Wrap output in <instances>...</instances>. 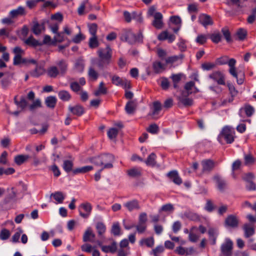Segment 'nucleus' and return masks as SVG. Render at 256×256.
I'll list each match as a JSON object with an SVG mask.
<instances>
[{
  "mask_svg": "<svg viewBox=\"0 0 256 256\" xmlns=\"http://www.w3.org/2000/svg\"><path fill=\"white\" fill-rule=\"evenodd\" d=\"M216 63L219 65H224L228 64L230 67L229 72L234 78H236V82L238 84H243L244 80V74L242 73L238 78V73L236 72V60L234 58L228 59L227 56H223L220 58L216 60Z\"/></svg>",
  "mask_w": 256,
  "mask_h": 256,
  "instance_id": "nucleus-1",
  "label": "nucleus"
},
{
  "mask_svg": "<svg viewBox=\"0 0 256 256\" xmlns=\"http://www.w3.org/2000/svg\"><path fill=\"white\" fill-rule=\"evenodd\" d=\"M97 52L100 58L97 65L100 68H103L110 64L112 56V50L109 46L100 48Z\"/></svg>",
  "mask_w": 256,
  "mask_h": 256,
  "instance_id": "nucleus-2",
  "label": "nucleus"
},
{
  "mask_svg": "<svg viewBox=\"0 0 256 256\" xmlns=\"http://www.w3.org/2000/svg\"><path fill=\"white\" fill-rule=\"evenodd\" d=\"M235 132L234 129L230 126H224L220 134L218 136V140L220 142H222V140L224 138L228 144H231L234 141Z\"/></svg>",
  "mask_w": 256,
  "mask_h": 256,
  "instance_id": "nucleus-3",
  "label": "nucleus"
},
{
  "mask_svg": "<svg viewBox=\"0 0 256 256\" xmlns=\"http://www.w3.org/2000/svg\"><path fill=\"white\" fill-rule=\"evenodd\" d=\"M122 40H125L130 44H133L136 42L142 41V36L141 32L136 36L131 30H128L122 36Z\"/></svg>",
  "mask_w": 256,
  "mask_h": 256,
  "instance_id": "nucleus-4",
  "label": "nucleus"
},
{
  "mask_svg": "<svg viewBox=\"0 0 256 256\" xmlns=\"http://www.w3.org/2000/svg\"><path fill=\"white\" fill-rule=\"evenodd\" d=\"M13 52L14 54L13 64L16 66L21 64H27V59L22 58V55L24 54V50L19 46L15 47L13 50Z\"/></svg>",
  "mask_w": 256,
  "mask_h": 256,
  "instance_id": "nucleus-5",
  "label": "nucleus"
},
{
  "mask_svg": "<svg viewBox=\"0 0 256 256\" xmlns=\"http://www.w3.org/2000/svg\"><path fill=\"white\" fill-rule=\"evenodd\" d=\"M78 210L81 217L84 218H88L91 214L92 206L88 202H84L79 206Z\"/></svg>",
  "mask_w": 256,
  "mask_h": 256,
  "instance_id": "nucleus-6",
  "label": "nucleus"
},
{
  "mask_svg": "<svg viewBox=\"0 0 256 256\" xmlns=\"http://www.w3.org/2000/svg\"><path fill=\"white\" fill-rule=\"evenodd\" d=\"M208 78L214 82H216L219 85L226 84V78L224 74L219 70L213 72L208 76Z\"/></svg>",
  "mask_w": 256,
  "mask_h": 256,
  "instance_id": "nucleus-7",
  "label": "nucleus"
},
{
  "mask_svg": "<svg viewBox=\"0 0 256 256\" xmlns=\"http://www.w3.org/2000/svg\"><path fill=\"white\" fill-rule=\"evenodd\" d=\"M233 248V242L229 238H226L224 242L221 245L220 250L224 256H231Z\"/></svg>",
  "mask_w": 256,
  "mask_h": 256,
  "instance_id": "nucleus-8",
  "label": "nucleus"
},
{
  "mask_svg": "<svg viewBox=\"0 0 256 256\" xmlns=\"http://www.w3.org/2000/svg\"><path fill=\"white\" fill-rule=\"evenodd\" d=\"M114 161V157L112 154H102V170L111 168L113 167L112 163Z\"/></svg>",
  "mask_w": 256,
  "mask_h": 256,
  "instance_id": "nucleus-9",
  "label": "nucleus"
},
{
  "mask_svg": "<svg viewBox=\"0 0 256 256\" xmlns=\"http://www.w3.org/2000/svg\"><path fill=\"white\" fill-rule=\"evenodd\" d=\"M239 220L238 218L233 214L229 215L225 220L224 224L226 227L236 228L238 226Z\"/></svg>",
  "mask_w": 256,
  "mask_h": 256,
  "instance_id": "nucleus-10",
  "label": "nucleus"
},
{
  "mask_svg": "<svg viewBox=\"0 0 256 256\" xmlns=\"http://www.w3.org/2000/svg\"><path fill=\"white\" fill-rule=\"evenodd\" d=\"M202 173L210 172L214 166V162L213 160L208 159L202 161Z\"/></svg>",
  "mask_w": 256,
  "mask_h": 256,
  "instance_id": "nucleus-11",
  "label": "nucleus"
},
{
  "mask_svg": "<svg viewBox=\"0 0 256 256\" xmlns=\"http://www.w3.org/2000/svg\"><path fill=\"white\" fill-rule=\"evenodd\" d=\"M124 206L130 212L138 210L140 208L138 201L135 199L126 202L124 204Z\"/></svg>",
  "mask_w": 256,
  "mask_h": 256,
  "instance_id": "nucleus-12",
  "label": "nucleus"
},
{
  "mask_svg": "<svg viewBox=\"0 0 256 256\" xmlns=\"http://www.w3.org/2000/svg\"><path fill=\"white\" fill-rule=\"evenodd\" d=\"M198 22L205 28L213 24V21L211 17L204 14H202L199 16Z\"/></svg>",
  "mask_w": 256,
  "mask_h": 256,
  "instance_id": "nucleus-13",
  "label": "nucleus"
},
{
  "mask_svg": "<svg viewBox=\"0 0 256 256\" xmlns=\"http://www.w3.org/2000/svg\"><path fill=\"white\" fill-rule=\"evenodd\" d=\"M162 104L160 102L158 101L154 102L153 103V107L152 112L150 113L149 115L152 116V118L156 119L158 118V115L162 110Z\"/></svg>",
  "mask_w": 256,
  "mask_h": 256,
  "instance_id": "nucleus-14",
  "label": "nucleus"
},
{
  "mask_svg": "<svg viewBox=\"0 0 256 256\" xmlns=\"http://www.w3.org/2000/svg\"><path fill=\"white\" fill-rule=\"evenodd\" d=\"M46 72L44 66L42 65L36 64L34 70L30 72L31 76L38 78L43 75Z\"/></svg>",
  "mask_w": 256,
  "mask_h": 256,
  "instance_id": "nucleus-15",
  "label": "nucleus"
},
{
  "mask_svg": "<svg viewBox=\"0 0 256 256\" xmlns=\"http://www.w3.org/2000/svg\"><path fill=\"white\" fill-rule=\"evenodd\" d=\"M154 20L152 22V25L157 29H160L162 28V15L160 12H156L154 14Z\"/></svg>",
  "mask_w": 256,
  "mask_h": 256,
  "instance_id": "nucleus-16",
  "label": "nucleus"
},
{
  "mask_svg": "<svg viewBox=\"0 0 256 256\" xmlns=\"http://www.w3.org/2000/svg\"><path fill=\"white\" fill-rule=\"evenodd\" d=\"M45 30L44 23L39 24L37 21H34L32 22V30L36 35L40 34Z\"/></svg>",
  "mask_w": 256,
  "mask_h": 256,
  "instance_id": "nucleus-17",
  "label": "nucleus"
},
{
  "mask_svg": "<svg viewBox=\"0 0 256 256\" xmlns=\"http://www.w3.org/2000/svg\"><path fill=\"white\" fill-rule=\"evenodd\" d=\"M213 180L216 182L218 188L220 190L223 191L226 186V181L223 179L218 174H216L213 177Z\"/></svg>",
  "mask_w": 256,
  "mask_h": 256,
  "instance_id": "nucleus-18",
  "label": "nucleus"
},
{
  "mask_svg": "<svg viewBox=\"0 0 256 256\" xmlns=\"http://www.w3.org/2000/svg\"><path fill=\"white\" fill-rule=\"evenodd\" d=\"M68 109L73 114L78 116H81L84 112V108L79 104H76L74 106H70Z\"/></svg>",
  "mask_w": 256,
  "mask_h": 256,
  "instance_id": "nucleus-19",
  "label": "nucleus"
},
{
  "mask_svg": "<svg viewBox=\"0 0 256 256\" xmlns=\"http://www.w3.org/2000/svg\"><path fill=\"white\" fill-rule=\"evenodd\" d=\"M167 176L176 184L180 185L182 183V180L178 176L176 170H172L167 174Z\"/></svg>",
  "mask_w": 256,
  "mask_h": 256,
  "instance_id": "nucleus-20",
  "label": "nucleus"
},
{
  "mask_svg": "<svg viewBox=\"0 0 256 256\" xmlns=\"http://www.w3.org/2000/svg\"><path fill=\"white\" fill-rule=\"evenodd\" d=\"M184 92H182L181 95L178 96V98L179 102L185 106H190L192 104L193 101L192 99L188 98V96H186V94Z\"/></svg>",
  "mask_w": 256,
  "mask_h": 256,
  "instance_id": "nucleus-21",
  "label": "nucleus"
},
{
  "mask_svg": "<svg viewBox=\"0 0 256 256\" xmlns=\"http://www.w3.org/2000/svg\"><path fill=\"white\" fill-rule=\"evenodd\" d=\"M26 14V10L24 7L19 6L17 8L10 11L9 16L12 18H16L20 16H23Z\"/></svg>",
  "mask_w": 256,
  "mask_h": 256,
  "instance_id": "nucleus-22",
  "label": "nucleus"
},
{
  "mask_svg": "<svg viewBox=\"0 0 256 256\" xmlns=\"http://www.w3.org/2000/svg\"><path fill=\"white\" fill-rule=\"evenodd\" d=\"M95 234L92 232L91 228H88L83 236V241L84 242H94V238H95Z\"/></svg>",
  "mask_w": 256,
  "mask_h": 256,
  "instance_id": "nucleus-23",
  "label": "nucleus"
},
{
  "mask_svg": "<svg viewBox=\"0 0 256 256\" xmlns=\"http://www.w3.org/2000/svg\"><path fill=\"white\" fill-rule=\"evenodd\" d=\"M58 68L62 74H64L68 70V64L66 61L62 59L56 62Z\"/></svg>",
  "mask_w": 256,
  "mask_h": 256,
  "instance_id": "nucleus-24",
  "label": "nucleus"
},
{
  "mask_svg": "<svg viewBox=\"0 0 256 256\" xmlns=\"http://www.w3.org/2000/svg\"><path fill=\"white\" fill-rule=\"evenodd\" d=\"M46 72L48 76L51 78H56L59 74H60L58 67L56 66H50Z\"/></svg>",
  "mask_w": 256,
  "mask_h": 256,
  "instance_id": "nucleus-25",
  "label": "nucleus"
},
{
  "mask_svg": "<svg viewBox=\"0 0 256 256\" xmlns=\"http://www.w3.org/2000/svg\"><path fill=\"white\" fill-rule=\"evenodd\" d=\"M24 42L26 44L32 47H36L42 45L41 42L36 40L32 36H30L27 39L24 40Z\"/></svg>",
  "mask_w": 256,
  "mask_h": 256,
  "instance_id": "nucleus-26",
  "label": "nucleus"
},
{
  "mask_svg": "<svg viewBox=\"0 0 256 256\" xmlns=\"http://www.w3.org/2000/svg\"><path fill=\"white\" fill-rule=\"evenodd\" d=\"M243 230L244 232V236L246 238L252 236L254 234V229L250 224H244L243 226Z\"/></svg>",
  "mask_w": 256,
  "mask_h": 256,
  "instance_id": "nucleus-27",
  "label": "nucleus"
},
{
  "mask_svg": "<svg viewBox=\"0 0 256 256\" xmlns=\"http://www.w3.org/2000/svg\"><path fill=\"white\" fill-rule=\"evenodd\" d=\"M102 250L104 252L114 253L117 250L116 242H113L112 244L110 246H101Z\"/></svg>",
  "mask_w": 256,
  "mask_h": 256,
  "instance_id": "nucleus-28",
  "label": "nucleus"
},
{
  "mask_svg": "<svg viewBox=\"0 0 256 256\" xmlns=\"http://www.w3.org/2000/svg\"><path fill=\"white\" fill-rule=\"evenodd\" d=\"M93 169V166H86L78 168L73 170L72 174L76 175L78 174H84L88 172Z\"/></svg>",
  "mask_w": 256,
  "mask_h": 256,
  "instance_id": "nucleus-29",
  "label": "nucleus"
},
{
  "mask_svg": "<svg viewBox=\"0 0 256 256\" xmlns=\"http://www.w3.org/2000/svg\"><path fill=\"white\" fill-rule=\"evenodd\" d=\"M107 92V88L104 86V82H102L100 83L98 89L94 92V94L95 96H98L101 94H106Z\"/></svg>",
  "mask_w": 256,
  "mask_h": 256,
  "instance_id": "nucleus-30",
  "label": "nucleus"
},
{
  "mask_svg": "<svg viewBox=\"0 0 256 256\" xmlns=\"http://www.w3.org/2000/svg\"><path fill=\"white\" fill-rule=\"evenodd\" d=\"M57 102V99L54 96H50L45 100L46 106L50 108H54Z\"/></svg>",
  "mask_w": 256,
  "mask_h": 256,
  "instance_id": "nucleus-31",
  "label": "nucleus"
},
{
  "mask_svg": "<svg viewBox=\"0 0 256 256\" xmlns=\"http://www.w3.org/2000/svg\"><path fill=\"white\" fill-rule=\"evenodd\" d=\"M30 156L28 155L19 154L14 158V162L18 166H20L26 162Z\"/></svg>",
  "mask_w": 256,
  "mask_h": 256,
  "instance_id": "nucleus-32",
  "label": "nucleus"
},
{
  "mask_svg": "<svg viewBox=\"0 0 256 256\" xmlns=\"http://www.w3.org/2000/svg\"><path fill=\"white\" fill-rule=\"evenodd\" d=\"M98 76V73L94 68H89L88 70V76L90 80L94 82L97 80Z\"/></svg>",
  "mask_w": 256,
  "mask_h": 256,
  "instance_id": "nucleus-33",
  "label": "nucleus"
},
{
  "mask_svg": "<svg viewBox=\"0 0 256 256\" xmlns=\"http://www.w3.org/2000/svg\"><path fill=\"white\" fill-rule=\"evenodd\" d=\"M111 233L115 236H120L122 234L120 224L118 222H114L112 224Z\"/></svg>",
  "mask_w": 256,
  "mask_h": 256,
  "instance_id": "nucleus-34",
  "label": "nucleus"
},
{
  "mask_svg": "<svg viewBox=\"0 0 256 256\" xmlns=\"http://www.w3.org/2000/svg\"><path fill=\"white\" fill-rule=\"evenodd\" d=\"M141 246H146L152 248L154 245V239L153 238H148L142 239L140 242Z\"/></svg>",
  "mask_w": 256,
  "mask_h": 256,
  "instance_id": "nucleus-35",
  "label": "nucleus"
},
{
  "mask_svg": "<svg viewBox=\"0 0 256 256\" xmlns=\"http://www.w3.org/2000/svg\"><path fill=\"white\" fill-rule=\"evenodd\" d=\"M14 101L15 104L20 108L22 110H24L28 106V102L24 97H21L20 100L18 101L16 96Z\"/></svg>",
  "mask_w": 256,
  "mask_h": 256,
  "instance_id": "nucleus-36",
  "label": "nucleus"
},
{
  "mask_svg": "<svg viewBox=\"0 0 256 256\" xmlns=\"http://www.w3.org/2000/svg\"><path fill=\"white\" fill-rule=\"evenodd\" d=\"M208 234L210 238L212 240V244H215L216 242V237L218 234V230L214 228H210L208 230Z\"/></svg>",
  "mask_w": 256,
  "mask_h": 256,
  "instance_id": "nucleus-37",
  "label": "nucleus"
},
{
  "mask_svg": "<svg viewBox=\"0 0 256 256\" xmlns=\"http://www.w3.org/2000/svg\"><path fill=\"white\" fill-rule=\"evenodd\" d=\"M156 155L152 152L148 156L147 160L144 162L147 166H154L156 164Z\"/></svg>",
  "mask_w": 256,
  "mask_h": 256,
  "instance_id": "nucleus-38",
  "label": "nucleus"
},
{
  "mask_svg": "<svg viewBox=\"0 0 256 256\" xmlns=\"http://www.w3.org/2000/svg\"><path fill=\"white\" fill-rule=\"evenodd\" d=\"M244 162L246 166H251L255 162V158L251 154H244Z\"/></svg>",
  "mask_w": 256,
  "mask_h": 256,
  "instance_id": "nucleus-39",
  "label": "nucleus"
},
{
  "mask_svg": "<svg viewBox=\"0 0 256 256\" xmlns=\"http://www.w3.org/2000/svg\"><path fill=\"white\" fill-rule=\"evenodd\" d=\"M130 176L136 177L141 175V169L140 168H134L127 171Z\"/></svg>",
  "mask_w": 256,
  "mask_h": 256,
  "instance_id": "nucleus-40",
  "label": "nucleus"
},
{
  "mask_svg": "<svg viewBox=\"0 0 256 256\" xmlns=\"http://www.w3.org/2000/svg\"><path fill=\"white\" fill-rule=\"evenodd\" d=\"M73 165L72 161L70 160H65L64 162L62 168L66 172H72Z\"/></svg>",
  "mask_w": 256,
  "mask_h": 256,
  "instance_id": "nucleus-41",
  "label": "nucleus"
},
{
  "mask_svg": "<svg viewBox=\"0 0 256 256\" xmlns=\"http://www.w3.org/2000/svg\"><path fill=\"white\" fill-rule=\"evenodd\" d=\"M136 107L135 102L133 101H130L126 104L125 109L128 114H132L135 110Z\"/></svg>",
  "mask_w": 256,
  "mask_h": 256,
  "instance_id": "nucleus-42",
  "label": "nucleus"
},
{
  "mask_svg": "<svg viewBox=\"0 0 256 256\" xmlns=\"http://www.w3.org/2000/svg\"><path fill=\"white\" fill-rule=\"evenodd\" d=\"M11 232L6 228H4L0 232V238L2 240H6L9 238Z\"/></svg>",
  "mask_w": 256,
  "mask_h": 256,
  "instance_id": "nucleus-43",
  "label": "nucleus"
},
{
  "mask_svg": "<svg viewBox=\"0 0 256 256\" xmlns=\"http://www.w3.org/2000/svg\"><path fill=\"white\" fill-rule=\"evenodd\" d=\"M51 196H53L54 200L60 204H62L64 199V196L61 192H56L54 193H52Z\"/></svg>",
  "mask_w": 256,
  "mask_h": 256,
  "instance_id": "nucleus-44",
  "label": "nucleus"
},
{
  "mask_svg": "<svg viewBox=\"0 0 256 256\" xmlns=\"http://www.w3.org/2000/svg\"><path fill=\"white\" fill-rule=\"evenodd\" d=\"M96 229L99 236H102L106 230V227L104 224L102 222H98L96 224Z\"/></svg>",
  "mask_w": 256,
  "mask_h": 256,
  "instance_id": "nucleus-45",
  "label": "nucleus"
},
{
  "mask_svg": "<svg viewBox=\"0 0 256 256\" xmlns=\"http://www.w3.org/2000/svg\"><path fill=\"white\" fill-rule=\"evenodd\" d=\"M59 98L63 101H68L70 100L71 96L70 93L66 90H61L58 94Z\"/></svg>",
  "mask_w": 256,
  "mask_h": 256,
  "instance_id": "nucleus-46",
  "label": "nucleus"
},
{
  "mask_svg": "<svg viewBox=\"0 0 256 256\" xmlns=\"http://www.w3.org/2000/svg\"><path fill=\"white\" fill-rule=\"evenodd\" d=\"M182 76V74H172L170 76V78L172 79L174 83V87L175 88H178V84L181 80Z\"/></svg>",
  "mask_w": 256,
  "mask_h": 256,
  "instance_id": "nucleus-47",
  "label": "nucleus"
},
{
  "mask_svg": "<svg viewBox=\"0 0 256 256\" xmlns=\"http://www.w3.org/2000/svg\"><path fill=\"white\" fill-rule=\"evenodd\" d=\"M195 84L194 82L190 81L188 82L184 86V89L186 91H184L186 94V96H188L190 94L192 93V92L190 90L194 86Z\"/></svg>",
  "mask_w": 256,
  "mask_h": 256,
  "instance_id": "nucleus-48",
  "label": "nucleus"
},
{
  "mask_svg": "<svg viewBox=\"0 0 256 256\" xmlns=\"http://www.w3.org/2000/svg\"><path fill=\"white\" fill-rule=\"evenodd\" d=\"M88 45L91 48H94L98 46L99 42L96 36H92L90 38Z\"/></svg>",
  "mask_w": 256,
  "mask_h": 256,
  "instance_id": "nucleus-49",
  "label": "nucleus"
},
{
  "mask_svg": "<svg viewBox=\"0 0 256 256\" xmlns=\"http://www.w3.org/2000/svg\"><path fill=\"white\" fill-rule=\"evenodd\" d=\"M184 216L192 220L196 221L199 220V216L197 214L190 211L186 212L184 213Z\"/></svg>",
  "mask_w": 256,
  "mask_h": 256,
  "instance_id": "nucleus-50",
  "label": "nucleus"
},
{
  "mask_svg": "<svg viewBox=\"0 0 256 256\" xmlns=\"http://www.w3.org/2000/svg\"><path fill=\"white\" fill-rule=\"evenodd\" d=\"M84 60H82L78 59L76 60L74 64V68L77 71L79 72H82L84 68Z\"/></svg>",
  "mask_w": 256,
  "mask_h": 256,
  "instance_id": "nucleus-51",
  "label": "nucleus"
},
{
  "mask_svg": "<svg viewBox=\"0 0 256 256\" xmlns=\"http://www.w3.org/2000/svg\"><path fill=\"white\" fill-rule=\"evenodd\" d=\"M236 34L239 40H243L246 38L247 32L245 29L240 28L238 30Z\"/></svg>",
  "mask_w": 256,
  "mask_h": 256,
  "instance_id": "nucleus-52",
  "label": "nucleus"
},
{
  "mask_svg": "<svg viewBox=\"0 0 256 256\" xmlns=\"http://www.w3.org/2000/svg\"><path fill=\"white\" fill-rule=\"evenodd\" d=\"M124 80L116 75L112 76V83L118 86H123Z\"/></svg>",
  "mask_w": 256,
  "mask_h": 256,
  "instance_id": "nucleus-53",
  "label": "nucleus"
},
{
  "mask_svg": "<svg viewBox=\"0 0 256 256\" xmlns=\"http://www.w3.org/2000/svg\"><path fill=\"white\" fill-rule=\"evenodd\" d=\"M56 35L54 37L52 43L55 44L56 42H61L64 40V34L62 32H58L55 34Z\"/></svg>",
  "mask_w": 256,
  "mask_h": 256,
  "instance_id": "nucleus-54",
  "label": "nucleus"
},
{
  "mask_svg": "<svg viewBox=\"0 0 256 256\" xmlns=\"http://www.w3.org/2000/svg\"><path fill=\"white\" fill-rule=\"evenodd\" d=\"M88 30L92 36H96L98 25L96 24H92L88 26Z\"/></svg>",
  "mask_w": 256,
  "mask_h": 256,
  "instance_id": "nucleus-55",
  "label": "nucleus"
},
{
  "mask_svg": "<svg viewBox=\"0 0 256 256\" xmlns=\"http://www.w3.org/2000/svg\"><path fill=\"white\" fill-rule=\"evenodd\" d=\"M22 233V230L21 228H18L17 231L12 236V242L16 243L18 242L20 236Z\"/></svg>",
  "mask_w": 256,
  "mask_h": 256,
  "instance_id": "nucleus-56",
  "label": "nucleus"
},
{
  "mask_svg": "<svg viewBox=\"0 0 256 256\" xmlns=\"http://www.w3.org/2000/svg\"><path fill=\"white\" fill-rule=\"evenodd\" d=\"M88 4V0H84L78 8V12L79 15H82L84 13V10L87 5Z\"/></svg>",
  "mask_w": 256,
  "mask_h": 256,
  "instance_id": "nucleus-57",
  "label": "nucleus"
},
{
  "mask_svg": "<svg viewBox=\"0 0 256 256\" xmlns=\"http://www.w3.org/2000/svg\"><path fill=\"white\" fill-rule=\"evenodd\" d=\"M227 86L228 88L230 94H231L232 97L236 96L238 93V90L236 89L234 86L230 83H228L227 84Z\"/></svg>",
  "mask_w": 256,
  "mask_h": 256,
  "instance_id": "nucleus-58",
  "label": "nucleus"
},
{
  "mask_svg": "<svg viewBox=\"0 0 256 256\" xmlns=\"http://www.w3.org/2000/svg\"><path fill=\"white\" fill-rule=\"evenodd\" d=\"M41 102L40 100L37 99L33 102L32 104L29 106V109L30 110L32 111L34 109L41 107Z\"/></svg>",
  "mask_w": 256,
  "mask_h": 256,
  "instance_id": "nucleus-59",
  "label": "nucleus"
},
{
  "mask_svg": "<svg viewBox=\"0 0 256 256\" xmlns=\"http://www.w3.org/2000/svg\"><path fill=\"white\" fill-rule=\"evenodd\" d=\"M90 162L97 166H102V155L91 158Z\"/></svg>",
  "mask_w": 256,
  "mask_h": 256,
  "instance_id": "nucleus-60",
  "label": "nucleus"
},
{
  "mask_svg": "<svg viewBox=\"0 0 256 256\" xmlns=\"http://www.w3.org/2000/svg\"><path fill=\"white\" fill-rule=\"evenodd\" d=\"M118 134V130L116 128H112L108 132V136L110 139L115 138Z\"/></svg>",
  "mask_w": 256,
  "mask_h": 256,
  "instance_id": "nucleus-61",
  "label": "nucleus"
},
{
  "mask_svg": "<svg viewBox=\"0 0 256 256\" xmlns=\"http://www.w3.org/2000/svg\"><path fill=\"white\" fill-rule=\"evenodd\" d=\"M221 35L220 33H214L211 34L210 38L214 43H218L221 40Z\"/></svg>",
  "mask_w": 256,
  "mask_h": 256,
  "instance_id": "nucleus-62",
  "label": "nucleus"
},
{
  "mask_svg": "<svg viewBox=\"0 0 256 256\" xmlns=\"http://www.w3.org/2000/svg\"><path fill=\"white\" fill-rule=\"evenodd\" d=\"M174 210V206L171 204H164L160 208V210L164 211V212H172Z\"/></svg>",
  "mask_w": 256,
  "mask_h": 256,
  "instance_id": "nucleus-63",
  "label": "nucleus"
},
{
  "mask_svg": "<svg viewBox=\"0 0 256 256\" xmlns=\"http://www.w3.org/2000/svg\"><path fill=\"white\" fill-rule=\"evenodd\" d=\"M130 254L129 248H120L118 252L117 256H127Z\"/></svg>",
  "mask_w": 256,
  "mask_h": 256,
  "instance_id": "nucleus-64",
  "label": "nucleus"
}]
</instances>
